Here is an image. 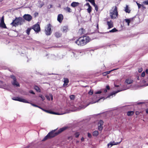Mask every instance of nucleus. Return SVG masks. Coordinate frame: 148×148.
<instances>
[{
  "instance_id": "f257e3e1",
  "label": "nucleus",
  "mask_w": 148,
  "mask_h": 148,
  "mask_svg": "<svg viewBox=\"0 0 148 148\" xmlns=\"http://www.w3.org/2000/svg\"><path fill=\"white\" fill-rule=\"evenodd\" d=\"M70 127L68 125H66V126H64L63 127L60 128L58 130V132L55 133V132L56 131V130H55L52 131L51 132L47 134V135L42 140V141H44L48 139L52 138L56 136L58 134L61 133L64 130L69 128Z\"/></svg>"
},
{
  "instance_id": "f03ea898",
  "label": "nucleus",
  "mask_w": 148,
  "mask_h": 148,
  "mask_svg": "<svg viewBox=\"0 0 148 148\" xmlns=\"http://www.w3.org/2000/svg\"><path fill=\"white\" fill-rule=\"evenodd\" d=\"M90 39L89 37L84 36L80 37L76 40L75 42L79 46H84L90 41Z\"/></svg>"
},
{
  "instance_id": "7ed1b4c3",
  "label": "nucleus",
  "mask_w": 148,
  "mask_h": 148,
  "mask_svg": "<svg viewBox=\"0 0 148 148\" xmlns=\"http://www.w3.org/2000/svg\"><path fill=\"white\" fill-rule=\"evenodd\" d=\"M117 7L116 6L113 7L110 10V15L111 18L114 19L116 18L118 16Z\"/></svg>"
},
{
  "instance_id": "20e7f679",
  "label": "nucleus",
  "mask_w": 148,
  "mask_h": 148,
  "mask_svg": "<svg viewBox=\"0 0 148 148\" xmlns=\"http://www.w3.org/2000/svg\"><path fill=\"white\" fill-rule=\"evenodd\" d=\"M24 22L25 21L22 18L19 17L18 18H16L10 24L13 26H16L18 25H22Z\"/></svg>"
},
{
  "instance_id": "39448f33",
  "label": "nucleus",
  "mask_w": 148,
  "mask_h": 148,
  "mask_svg": "<svg viewBox=\"0 0 148 148\" xmlns=\"http://www.w3.org/2000/svg\"><path fill=\"white\" fill-rule=\"evenodd\" d=\"M45 34L47 35H50L51 33V26L50 24H48L45 29Z\"/></svg>"
},
{
  "instance_id": "423d86ee",
  "label": "nucleus",
  "mask_w": 148,
  "mask_h": 148,
  "mask_svg": "<svg viewBox=\"0 0 148 148\" xmlns=\"http://www.w3.org/2000/svg\"><path fill=\"white\" fill-rule=\"evenodd\" d=\"M130 88V87L129 86L125 87L124 86H123V89H122V90H118L116 91H114V92H113L110 95L108 96L107 97V98H111L112 97V95H115V94L118 93V92H120V91L128 89L129 88Z\"/></svg>"
},
{
  "instance_id": "0eeeda50",
  "label": "nucleus",
  "mask_w": 148,
  "mask_h": 148,
  "mask_svg": "<svg viewBox=\"0 0 148 148\" xmlns=\"http://www.w3.org/2000/svg\"><path fill=\"white\" fill-rule=\"evenodd\" d=\"M102 98L99 99V100L97 101H94V98H93L92 99V101L90 102L89 103H88V104H87L86 106L84 105H82L81 106L79 107V109H84L87 106H88L90 104H92L94 103H95L96 102H98Z\"/></svg>"
},
{
  "instance_id": "6e6552de",
  "label": "nucleus",
  "mask_w": 148,
  "mask_h": 148,
  "mask_svg": "<svg viewBox=\"0 0 148 148\" xmlns=\"http://www.w3.org/2000/svg\"><path fill=\"white\" fill-rule=\"evenodd\" d=\"M12 99L14 100L17 101L24 103H29V102H28L26 100L21 97H17L16 98H13Z\"/></svg>"
},
{
  "instance_id": "1a4fd4ad",
  "label": "nucleus",
  "mask_w": 148,
  "mask_h": 148,
  "mask_svg": "<svg viewBox=\"0 0 148 148\" xmlns=\"http://www.w3.org/2000/svg\"><path fill=\"white\" fill-rule=\"evenodd\" d=\"M23 17L25 20L29 22L32 19V16L29 14H25Z\"/></svg>"
},
{
  "instance_id": "9d476101",
  "label": "nucleus",
  "mask_w": 148,
  "mask_h": 148,
  "mask_svg": "<svg viewBox=\"0 0 148 148\" xmlns=\"http://www.w3.org/2000/svg\"><path fill=\"white\" fill-rule=\"evenodd\" d=\"M32 29L35 31L38 32L40 30V28L39 25L38 24H36L34 25L32 27Z\"/></svg>"
},
{
  "instance_id": "9b49d317",
  "label": "nucleus",
  "mask_w": 148,
  "mask_h": 148,
  "mask_svg": "<svg viewBox=\"0 0 148 148\" xmlns=\"http://www.w3.org/2000/svg\"><path fill=\"white\" fill-rule=\"evenodd\" d=\"M0 21V27L4 28H6V27L4 23L3 16L1 19Z\"/></svg>"
},
{
  "instance_id": "f8f14e48",
  "label": "nucleus",
  "mask_w": 148,
  "mask_h": 148,
  "mask_svg": "<svg viewBox=\"0 0 148 148\" xmlns=\"http://www.w3.org/2000/svg\"><path fill=\"white\" fill-rule=\"evenodd\" d=\"M103 123V122L102 120H100L98 123V129L99 130L101 131L102 130V125Z\"/></svg>"
},
{
  "instance_id": "ddd939ff",
  "label": "nucleus",
  "mask_w": 148,
  "mask_h": 148,
  "mask_svg": "<svg viewBox=\"0 0 148 148\" xmlns=\"http://www.w3.org/2000/svg\"><path fill=\"white\" fill-rule=\"evenodd\" d=\"M121 141L119 143H115L114 141L111 142L108 144V147H111L112 146V145H117L118 144H119L121 143Z\"/></svg>"
},
{
  "instance_id": "4468645a",
  "label": "nucleus",
  "mask_w": 148,
  "mask_h": 148,
  "mask_svg": "<svg viewBox=\"0 0 148 148\" xmlns=\"http://www.w3.org/2000/svg\"><path fill=\"white\" fill-rule=\"evenodd\" d=\"M12 84L15 87H19L20 85L19 83L16 80L12 81Z\"/></svg>"
},
{
  "instance_id": "2eb2a0df",
  "label": "nucleus",
  "mask_w": 148,
  "mask_h": 148,
  "mask_svg": "<svg viewBox=\"0 0 148 148\" xmlns=\"http://www.w3.org/2000/svg\"><path fill=\"white\" fill-rule=\"evenodd\" d=\"M63 16L62 14H59L58 16L57 20L60 23H61L63 19Z\"/></svg>"
},
{
  "instance_id": "dca6fc26",
  "label": "nucleus",
  "mask_w": 148,
  "mask_h": 148,
  "mask_svg": "<svg viewBox=\"0 0 148 148\" xmlns=\"http://www.w3.org/2000/svg\"><path fill=\"white\" fill-rule=\"evenodd\" d=\"M107 25L108 26V29H110L113 27V23L111 21H108L107 22Z\"/></svg>"
},
{
  "instance_id": "f3484780",
  "label": "nucleus",
  "mask_w": 148,
  "mask_h": 148,
  "mask_svg": "<svg viewBox=\"0 0 148 148\" xmlns=\"http://www.w3.org/2000/svg\"><path fill=\"white\" fill-rule=\"evenodd\" d=\"M69 82L68 79L66 78H64V84H63V86H65L68 84Z\"/></svg>"
},
{
  "instance_id": "a211bd4d",
  "label": "nucleus",
  "mask_w": 148,
  "mask_h": 148,
  "mask_svg": "<svg viewBox=\"0 0 148 148\" xmlns=\"http://www.w3.org/2000/svg\"><path fill=\"white\" fill-rule=\"evenodd\" d=\"M86 5L88 7L87 10L88 12L90 13L91 12L92 8L88 3H87L86 4Z\"/></svg>"
},
{
  "instance_id": "6ab92c4d",
  "label": "nucleus",
  "mask_w": 148,
  "mask_h": 148,
  "mask_svg": "<svg viewBox=\"0 0 148 148\" xmlns=\"http://www.w3.org/2000/svg\"><path fill=\"white\" fill-rule=\"evenodd\" d=\"M133 82V80L131 79H127L125 80V83H126L127 84H130L132 83Z\"/></svg>"
},
{
  "instance_id": "aec40b11",
  "label": "nucleus",
  "mask_w": 148,
  "mask_h": 148,
  "mask_svg": "<svg viewBox=\"0 0 148 148\" xmlns=\"http://www.w3.org/2000/svg\"><path fill=\"white\" fill-rule=\"evenodd\" d=\"M79 4V3L78 2H73L71 3V5L73 7H75L78 6Z\"/></svg>"
},
{
  "instance_id": "412c9836",
  "label": "nucleus",
  "mask_w": 148,
  "mask_h": 148,
  "mask_svg": "<svg viewBox=\"0 0 148 148\" xmlns=\"http://www.w3.org/2000/svg\"><path fill=\"white\" fill-rule=\"evenodd\" d=\"M62 31L64 32H66L68 30V28L67 26H64L62 27Z\"/></svg>"
},
{
  "instance_id": "4be33fe9",
  "label": "nucleus",
  "mask_w": 148,
  "mask_h": 148,
  "mask_svg": "<svg viewBox=\"0 0 148 148\" xmlns=\"http://www.w3.org/2000/svg\"><path fill=\"white\" fill-rule=\"evenodd\" d=\"M64 10L66 12H71V10L70 8L67 7L64 8Z\"/></svg>"
},
{
  "instance_id": "5701e85b",
  "label": "nucleus",
  "mask_w": 148,
  "mask_h": 148,
  "mask_svg": "<svg viewBox=\"0 0 148 148\" xmlns=\"http://www.w3.org/2000/svg\"><path fill=\"white\" fill-rule=\"evenodd\" d=\"M55 35L56 37L57 38H59L61 36V34L59 32H56L55 33Z\"/></svg>"
},
{
  "instance_id": "b1692460",
  "label": "nucleus",
  "mask_w": 148,
  "mask_h": 148,
  "mask_svg": "<svg viewBox=\"0 0 148 148\" xmlns=\"http://www.w3.org/2000/svg\"><path fill=\"white\" fill-rule=\"evenodd\" d=\"M34 89L37 92H40L41 91L40 88L37 86H35Z\"/></svg>"
},
{
  "instance_id": "393cba45",
  "label": "nucleus",
  "mask_w": 148,
  "mask_h": 148,
  "mask_svg": "<svg viewBox=\"0 0 148 148\" xmlns=\"http://www.w3.org/2000/svg\"><path fill=\"white\" fill-rule=\"evenodd\" d=\"M99 132L97 131H95L93 132L92 134L94 136H97L98 135Z\"/></svg>"
},
{
  "instance_id": "a878e982",
  "label": "nucleus",
  "mask_w": 148,
  "mask_h": 148,
  "mask_svg": "<svg viewBox=\"0 0 148 148\" xmlns=\"http://www.w3.org/2000/svg\"><path fill=\"white\" fill-rule=\"evenodd\" d=\"M125 11L127 13H130V10L128 8V6L127 5H126V7L125 8Z\"/></svg>"
},
{
  "instance_id": "bb28decb",
  "label": "nucleus",
  "mask_w": 148,
  "mask_h": 148,
  "mask_svg": "<svg viewBox=\"0 0 148 148\" xmlns=\"http://www.w3.org/2000/svg\"><path fill=\"white\" fill-rule=\"evenodd\" d=\"M132 20L131 19H125V22L127 23L128 26L129 25V24L130 23V21Z\"/></svg>"
},
{
  "instance_id": "cd10ccee",
  "label": "nucleus",
  "mask_w": 148,
  "mask_h": 148,
  "mask_svg": "<svg viewBox=\"0 0 148 148\" xmlns=\"http://www.w3.org/2000/svg\"><path fill=\"white\" fill-rule=\"evenodd\" d=\"M134 112L132 111H130L128 112L127 114L128 116H131L133 114Z\"/></svg>"
},
{
  "instance_id": "c85d7f7f",
  "label": "nucleus",
  "mask_w": 148,
  "mask_h": 148,
  "mask_svg": "<svg viewBox=\"0 0 148 148\" xmlns=\"http://www.w3.org/2000/svg\"><path fill=\"white\" fill-rule=\"evenodd\" d=\"M49 113L51 114H56V115H61V114H64V113L62 114H60L58 113L54 112L52 111H49Z\"/></svg>"
},
{
  "instance_id": "c756f323",
  "label": "nucleus",
  "mask_w": 148,
  "mask_h": 148,
  "mask_svg": "<svg viewBox=\"0 0 148 148\" xmlns=\"http://www.w3.org/2000/svg\"><path fill=\"white\" fill-rule=\"evenodd\" d=\"M84 30L83 29H79V32L80 34H82L84 33Z\"/></svg>"
},
{
  "instance_id": "7c9ffc66",
  "label": "nucleus",
  "mask_w": 148,
  "mask_h": 148,
  "mask_svg": "<svg viewBox=\"0 0 148 148\" xmlns=\"http://www.w3.org/2000/svg\"><path fill=\"white\" fill-rule=\"evenodd\" d=\"M117 31V30L115 28H114L112 30L110 31L109 32H114Z\"/></svg>"
},
{
  "instance_id": "2f4dec72",
  "label": "nucleus",
  "mask_w": 148,
  "mask_h": 148,
  "mask_svg": "<svg viewBox=\"0 0 148 148\" xmlns=\"http://www.w3.org/2000/svg\"><path fill=\"white\" fill-rule=\"evenodd\" d=\"M31 29L30 28H28L26 30V33L28 35H29V32L31 30Z\"/></svg>"
},
{
  "instance_id": "473e14b6",
  "label": "nucleus",
  "mask_w": 148,
  "mask_h": 148,
  "mask_svg": "<svg viewBox=\"0 0 148 148\" xmlns=\"http://www.w3.org/2000/svg\"><path fill=\"white\" fill-rule=\"evenodd\" d=\"M0 85H3L5 86V89H8V88H6V84H3V82L1 81H0Z\"/></svg>"
},
{
  "instance_id": "72a5a7b5",
  "label": "nucleus",
  "mask_w": 148,
  "mask_h": 148,
  "mask_svg": "<svg viewBox=\"0 0 148 148\" xmlns=\"http://www.w3.org/2000/svg\"><path fill=\"white\" fill-rule=\"evenodd\" d=\"M93 5L95 7V10H96V11H97L98 10V8L97 6L95 4V3H94V4H93Z\"/></svg>"
},
{
  "instance_id": "f704fd0d",
  "label": "nucleus",
  "mask_w": 148,
  "mask_h": 148,
  "mask_svg": "<svg viewBox=\"0 0 148 148\" xmlns=\"http://www.w3.org/2000/svg\"><path fill=\"white\" fill-rule=\"evenodd\" d=\"M79 133L78 132H77L75 133V137L76 138H78L79 136Z\"/></svg>"
},
{
  "instance_id": "c9c22d12",
  "label": "nucleus",
  "mask_w": 148,
  "mask_h": 148,
  "mask_svg": "<svg viewBox=\"0 0 148 148\" xmlns=\"http://www.w3.org/2000/svg\"><path fill=\"white\" fill-rule=\"evenodd\" d=\"M70 98L72 100H74L75 98V96L74 95H71L70 96Z\"/></svg>"
},
{
  "instance_id": "e433bc0d",
  "label": "nucleus",
  "mask_w": 148,
  "mask_h": 148,
  "mask_svg": "<svg viewBox=\"0 0 148 148\" xmlns=\"http://www.w3.org/2000/svg\"><path fill=\"white\" fill-rule=\"evenodd\" d=\"M88 1L92 5H93V4H94V3H95L94 0H89Z\"/></svg>"
},
{
  "instance_id": "4c0bfd02",
  "label": "nucleus",
  "mask_w": 148,
  "mask_h": 148,
  "mask_svg": "<svg viewBox=\"0 0 148 148\" xmlns=\"http://www.w3.org/2000/svg\"><path fill=\"white\" fill-rule=\"evenodd\" d=\"M39 97H40L42 99V101H43L45 100V98L42 95H40L39 96Z\"/></svg>"
},
{
  "instance_id": "58836bf2",
  "label": "nucleus",
  "mask_w": 148,
  "mask_h": 148,
  "mask_svg": "<svg viewBox=\"0 0 148 148\" xmlns=\"http://www.w3.org/2000/svg\"><path fill=\"white\" fill-rule=\"evenodd\" d=\"M11 77L13 79V81L16 80V77L14 76L11 75Z\"/></svg>"
},
{
  "instance_id": "ea45409f",
  "label": "nucleus",
  "mask_w": 148,
  "mask_h": 148,
  "mask_svg": "<svg viewBox=\"0 0 148 148\" xmlns=\"http://www.w3.org/2000/svg\"><path fill=\"white\" fill-rule=\"evenodd\" d=\"M143 3L146 5H148V1H143Z\"/></svg>"
},
{
  "instance_id": "a19ab883",
  "label": "nucleus",
  "mask_w": 148,
  "mask_h": 148,
  "mask_svg": "<svg viewBox=\"0 0 148 148\" xmlns=\"http://www.w3.org/2000/svg\"><path fill=\"white\" fill-rule=\"evenodd\" d=\"M102 92L101 91H98L95 92V93L96 94H100Z\"/></svg>"
},
{
  "instance_id": "79ce46f5",
  "label": "nucleus",
  "mask_w": 148,
  "mask_h": 148,
  "mask_svg": "<svg viewBox=\"0 0 148 148\" xmlns=\"http://www.w3.org/2000/svg\"><path fill=\"white\" fill-rule=\"evenodd\" d=\"M88 93L89 95H92L93 94V90H90V91L88 92Z\"/></svg>"
},
{
  "instance_id": "37998d69",
  "label": "nucleus",
  "mask_w": 148,
  "mask_h": 148,
  "mask_svg": "<svg viewBox=\"0 0 148 148\" xmlns=\"http://www.w3.org/2000/svg\"><path fill=\"white\" fill-rule=\"evenodd\" d=\"M112 71V70L106 72L104 73V74H107V75L108 74H109V73H110L111 71Z\"/></svg>"
},
{
  "instance_id": "c03bdc74",
  "label": "nucleus",
  "mask_w": 148,
  "mask_h": 148,
  "mask_svg": "<svg viewBox=\"0 0 148 148\" xmlns=\"http://www.w3.org/2000/svg\"><path fill=\"white\" fill-rule=\"evenodd\" d=\"M142 71H143V69L142 68H139L138 69V72L139 73L141 72Z\"/></svg>"
},
{
  "instance_id": "a18cd8bd",
  "label": "nucleus",
  "mask_w": 148,
  "mask_h": 148,
  "mask_svg": "<svg viewBox=\"0 0 148 148\" xmlns=\"http://www.w3.org/2000/svg\"><path fill=\"white\" fill-rule=\"evenodd\" d=\"M88 137L89 138H90L91 137H92V135H91V134H90V133H88Z\"/></svg>"
},
{
  "instance_id": "49530a36",
  "label": "nucleus",
  "mask_w": 148,
  "mask_h": 148,
  "mask_svg": "<svg viewBox=\"0 0 148 148\" xmlns=\"http://www.w3.org/2000/svg\"><path fill=\"white\" fill-rule=\"evenodd\" d=\"M31 104L32 105V106H33L34 107H39V106H38L36 105H35L33 103H31Z\"/></svg>"
},
{
  "instance_id": "de8ad7c7",
  "label": "nucleus",
  "mask_w": 148,
  "mask_h": 148,
  "mask_svg": "<svg viewBox=\"0 0 148 148\" xmlns=\"http://www.w3.org/2000/svg\"><path fill=\"white\" fill-rule=\"evenodd\" d=\"M74 107H75V108H74L72 110H71L72 111H75L77 110V108H76V107L75 106H74Z\"/></svg>"
},
{
  "instance_id": "09e8293b",
  "label": "nucleus",
  "mask_w": 148,
  "mask_h": 148,
  "mask_svg": "<svg viewBox=\"0 0 148 148\" xmlns=\"http://www.w3.org/2000/svg\"><path fill=\"white\" fill-rule=\"evenodd\" d=\"M145 72H143L141 74V76L142 77H144L145 76Z\"/></svg>"
},
{
  "instance_id": "8fccbe9b",
  "label": "nucleus",
  "mask_w": 148,
  "mask_h": 148,
  "mask_svg": "<svg viewBox=\"0 0 148 148\" xmlns=\"http://www.w3.org/2000/svg\"><path fill=\"white\" fill-rule=\"evenodd\" d=\"M138 8L139 9L140 8L141 6L142 5L139 3L138 4Z\"/></svg>"
},
{
  "instance_id": "3c124183",
  "label": "nucleus",
  "mask_w": 148,
  "mask_h": 148,
  "mask_svg": "<svg viewBox=\"0 0 148 148\" xmlns=\"http://www.w3.org/2000/svg\"><path fill=\"white\" fill-rule=\"evenodd\" d=\"M29 92L32 94H35V93L32 90H30L29 91Z\"/></svg>"
},
{
  "instance_id": "603ef678",
  "label": "nucleus",
  "mask_w": 148,
  "mask_h": 148,
  "mask_svg": "<svg viewBox=\"0 0 148 148\" xmlns=\"http://www.w3.org/2000/svg\"><path fill=\"white\" fill-rule=\"evenodd\" d=\"M0 88H5V86L3 85H0Z\"/></svg>"
},
{
  "instance_id": "864d4df0",
  "label": "nucleus",
  "mask_w": 148,
  "mask_h": 148,
  "mask_svg": "<svg viewBox=\"0 0 148 148\" xmlns=\"http://www.w3.org/2000/svg\"><path fill=\"white\" fill-rule=\"evenodd\" d=\"M45 97H46L47 98V99L48 100H50V98L49 96H48L46 95V96H45Z\"/></svg>"
},
{
  "instance_id": "5fc2aeb1",
  "label": "nucleus",
  "mask_w": 148,
  "mask_h": 148,
  "mask_svg": "<svg viewBox=\"0 0 148 148\" xmlns=\"http://www.w3.org/2000/svg\"><path fill=\"white\" fill-rule=\"evenodd\" d=\"M42 110H43L44 111L47 112V113H49V111L48 110H44V109H42Z\"/></svg>"
},
{
  "instance_id": "6e6d98bb",
  "label": "nucleus",
  "mask_w": 148,
  "mask_h": 148,
  "mask_svg": "<svg viewBox=\"0 0 148 148\" xmlns=\"http://www.w3.org/2000/svg\"><path fill=\"white\" fill-rule=\"evenodd\" d=\"M49 96L51 98V100H52L53 99V96H52V95L51 94Z\"/></svg>"
},
{
  "instance_id": "4d7b16f0",
  "label": "nucleus",
  "mask_w": 148,
  "mask_h": 148,
  "mask_svg": "<svg viewBox=\"0 0 148 148\" xmlns=\"http://www.w3.org/2000/svg\"><path fill=\"white\" fill-rule=\"evenodd\" d=\"M106 88L107 89H108V90H109L110 89V87H109V86L108 85H107L106 86Z\"/></svg>"
},
{
  "instance_id": "13d9d810",
  "label": "nucleus",
  "mask_w": 148,
  "mask_h": 148,
  "mask_svg": "<svg viewBox=\"0 0 148 148\" xmlns=\"http://www.w3.org/2000/svg\"><path fill=\"white\" fill-rule=\"evenodd\" d=\"M84 138L83 137H82L81 138V140L82 141H84Z\"/></svg>"
},
{
  "instance_id": "bf43d9fd",
  "label": "nucleus",
  "mask_w": 148,
  "mask_h": 148,
  "mask_svg": "<svg viewBox=\"0 0 148 148\" xmlns=\"http://www.w3.org/2000/svg\"><path fill=\"white\" fill-rule=\"evenodd\" d=\"M146 112L148 114V108L146 110Z\"/></svg>"
},
{
  "instance_id": "052dcab7",
  "label": "nucleus",
  "mask_w": 148,
  "mask_h": 148,
  "mask_svg": "<svg viewBox=\"0 0 148 148\" xmlns=\"http://www.w3.org/2000/svg\"><path fill=\"white\" fill-rule=\"evenodd\" d=\"M107 90L106 89H105L104 90V92H107Z\"/></svg>"
},
{
  "instance_id": "680f3d73",
  "label": "nucleus",
  "mask_w": 148,
  "mask_h": 148,
  "mask_svg": "<svg viewBox=\"0 0 148 148\" xmlns=\"http://www.w3.org/2000/svg\"><path fill=\"white\" fill-rule=\"evenodd\" d=\"M145 72L147 73H148V70L146 69L145 71Z\"/></svg>"
},
{
  "instance_id": "e2e57ef3",
  "label": "nucleus",
  "mask_w": 148,
  "mask_h": 148,
  "mask_svg": "<svg viewBox=\"0 0 148 148\" xmlns=\"http://www.w3.org/2000/svg\"><path fill=\"white\" fill-rule=\"evenodd\" d=\"M103 75H107V74H104V73H103Z\"/></svg>"
},
{
  "instance_id": "0e129e2a",
  "label": "nucleus",
  "mask_w": 148,
  "mask_h": 148,
  "mask_svg": "<svg viewBox=\"0 0 148 148\" xmlns=\"http://www.w3.org/2000/svg\"><path fill=\"white\" fill-rule=\"evenodd\" d=\"M141 103H141V102H139V103H138V104H141Z\"/></svg>"
},
{
  "instance_id": "69168bd1",
  "label": "nucleus",
  "mask_w": 148,
  "mask_h": 148,
  "mask_svg": "<svg viewBox=\"0 0 148 148\" xmlns=\"http://www.w3.org/2000/svg\"><path fill=\"white\" fill-rule=\"evenodd\" d=\"M39 108L41 109L42 110V109H43V108H41L40 107H39H39H38Z\"/></svg>"
},
{
  "instance_id": "338daca9",
  "label": "nucleus",
  "mask_w": 148,
  "mask_h": 148,
  "mask_svg": "<svg viewBox=\"0 0 148 148\" xmlns=\"http://www.w3.org/2000/svg\"><path fill=\"white\" fill-rule=\"evenodd\" d=\"M115 86L116 87H118L119 86L118 85H115Z\"/></svg>"
},
{
  "instance_id": "774afa93",
  "label": "nucleus",
  "mask_w": 148,
  "mask_h": 148,
  "mask_svg": "<svg viewBox=\"0 0 148 148\" xmlns=\"http://www.w3.org/2000/svg\"><path fill=\"white\" fill-rule=\"evenodd\" d=\"M136 3L137 4V5H138V4H139V3H138L137 2H136Z\"/></svg>"
}]
</instances>
